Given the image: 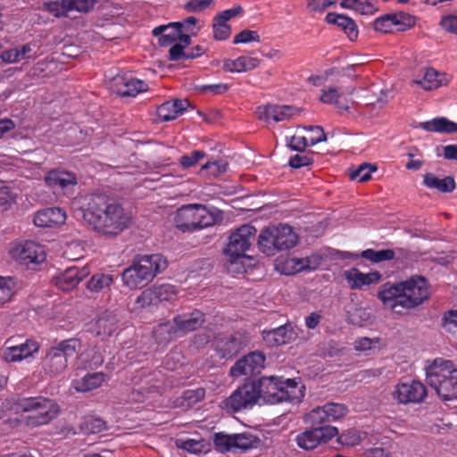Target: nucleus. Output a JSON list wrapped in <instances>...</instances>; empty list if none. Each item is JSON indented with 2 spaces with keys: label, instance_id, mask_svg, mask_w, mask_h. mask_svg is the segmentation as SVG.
<instances>
[{
  "label": "nucleus",
  "instance_id": "obj_47",
  "mask_svg": "<svg viewBox=\"0 0 457 457\" xmlns=\"http://www.w3.org/2000/svg\"><path fill=\"white\" fill-rule=\"evenodd\" d=\"M340 97V94L336 87H328V89H323L322 94L320 96V101L324 104H335L337 108L342 110H348V106L345 104H341L338 101Z\"/></svg>",
  "mask_w": 457,
  "mask_h": 457
},
{
  "label": "nucleus",
  "instance_id": "obj_42",
  "mask_svg": "<svg viewBox=\"0 0 457 457\" xmlns=\"http://www.w3.org/2000/svg\"><path fill=\"white\" fill-rule=\"evenodd\" d=\"M204 396L205 390L202 387L187 390L181 396L180 404L183 406L190 407L202 401Z\"/></svg>",
  "mask_w": 457,
  "mask_h": 457
},
{
  "label": "nucleus",
  "instance_id": "obj_59",
  "mask_svg": "<svg viewBox=\"0 0 457 457\" xmlns=\"http://www.w3.org/2000/svg\"><path fill=\"white\" fill-rule=\"evenodd\" d=\"M214 0H190L185 4L187 12H200L206 10Z\"/></svg>",
  "mask_w": 457,
  "mask_h": 457
},
{
  "label": "nucleus",
  "instance_id": "obj_48",
  "mask_svg": "<svg viewBox=\"0 0 457 457\" xmlns=\"http://www.w3.org/2000/svg\"><path fill=\"white\" fill-rule=\"evenodd\" d=\"M395 26H398V29L404 31L407 29L413 27L416 23L414 16L405 12L392 13Z\"/></svg>",
  "mask_w": 457,
  "mask_h": 457
},
{
  "label": "nucleus",
  "instance_id": "obj_38",
  "mask_svg": "<svg viewBox=\"0 0 457 457\" xmlns=\"http://www.w3.org/2000/svg\"><path fill=\"white\" fill-rule=\"evenodd\" d=\"M304 422L309 425H320L328 422L325 405L313 408L304 415Z\"/></svg>",
  "mask_w": 457,
  "mask_h": 457
},
{
  "label": "nucleus",
  "instance_id": "obj_44",
  "mask_svg": "<svg viewBox=\"0 0 457 457\" xmlns=\"http://www.w3.org/2000/svg\"><path fill=\"white\" fill-rule=\"evenodd\" d=\"M214 445L217 450L221 453H234V435L217 433L214 437Z\"/></svg>",
  "mask_w": 457,
  "mask_h": 457
},
{
  "label": "nucleus",
  "instance_id": "obj_17",
  "mask_svg": "<svg viewBox=\"0 0 457 457\" xmlns=\"http://www.w3.org/2000/svg\"><path fill=\"white\" fill-rule=\"evenodd\" d=\"M38 350V343L28 339L18 345L4 346L2 349V357L7 362H19L32 357Z\"/></svg>",
  "mask_w": 457,
  "mask_h": 457
},
{
  "label": "nucleus",
  "instance_id": "obj_55",
  "mask_svg": "<svg viewBox=\"0 0 457 457\" xmlns=\"http://www.w3.org/2000/svg\"><path fill=\"white\" fill-rule=\"evenodd\" d=\"M374 29L377 31L387 33L390 32L395 26L392 13L386 14L379 18H377L373 23Z\"/></svg>",
  "mask_w": 457,
  "mask_h": 457
},
{
  "label": "nucleus",
  "instance_id": "obj_10",
  "mask_svg": "<svg viewBox=\"0 0 457 457\" xmlns=\"http://www.w3.org/2000/svg\"><path fill=\"white\" fill-rule=\"evenodd\" d=\"M13 260L29 269H36L46 260L45 246L34 240H26L17 244L10 250Z\"/></svg>",
  "mask_w": 457,
  "mask_h": 457
},
{
  "label": "nucleus",
  "instance_id": "obj_5",
  "mask_svg": "<svg viewBox=\"0 0 457 457\" xmlns=\"http://www.w3.org/2000/svg\"><path fill=\"white\" fill-rule=\"evenodd\" d=\"M298 236L294 228L287 224L270 226L260 233L257 240L259 250L268 256H274L296 245Z\"/></svg>",
  "mask_w": 457,
  "mask_h": 457
},
{
  "label": "nucleus",
  "instance_id": "obj_52",
  "mask_svg": "<svg viewBox=\"0 0 457 457\" xmlns=\"http://www.w3.org/2000/svg\"><path fill=\"white\" fill-rule=\"evenodd\" d=\"M303 129L311 132L307 137L310 145H315L327 140L326 134L320 126H304Z\"/></svg>",
  "mask_w": 457,
  "mask_h": 457
},
{
  "label": "nucleus",
  "instance_id": "obj_40",
  "mask_svg": "<svg viewBox=\"0 0 457 457\" xmlns=\"http://www.w3.org/2000/svg\"><path fill=\"white\" fill-rule=\"evenodd\" d=\"M217 349L222 358H229L239 350V343L234 338H225L219 342Z\"/></svg>",
  "mask_w": 457,
  "mask_h": 457
},
{
  "label": "nucleus",
  "instance_id": "obj_25",
  "mask_svg": "<svg viewBox=\"0 0 457 457\" xmlns=\"http://www.w3.org/2000/svg\"><path fill=\"white\" fill-rule=\"evenodd\" d=\"M295 336V333L291 324H286L275 329L263 332V339L270 345L287 344Z\"/></svg>",
  "mask_w": 457,
  "mask_h": 457
},
{
  "label": "nucleus",
  "instance_id": "obj_7",
  "mask_svg": "<svg viewBox=\"0 0 457 457\" xmlns=\"http://www.w3.org/2000/svg\"><path fill=\"white\" fill-rule=\"evenodd\" d=\"M430 287H385L378 293L383 304L396 313L420 304L431 295Z\"/></svg>",
  "mask_w": 457,
  "mask_h": 457
},
{
  "label": "nucleus",
  "instance_id": "obj_26",
  "mask_svg": "<svg viewBox=\"0 0 457 457\" xmlns=\"http://www.w3.org/2000/svg\"><path fill=\"white\" fill-rule=\"evenodd\" d=\"M345 277L352 286H370L378 283L382 276L378 271L363 273L357 268H351L345 271Z\"/></svg>",
  "mask_w": 457,
  "mask_h": 457
},
{
  "label": "nucleus",
  "instance_id": "obj_64",
  "mask_svg": "<svg viewBox=\"0 0 457 457\" xmlns=\"http://www.w3.org/2000/svg\"><path fill=\"white\" fill-rule=\"evenodd\" d=\"M180 30L176 26H170V29L159 37V44L162 46H167L178 40Z\"/></svg>",
  "mask_w": 457,
  "mask_h": 457
},
{
  "label": "nucleus",
  "instance_id": "obj_18",
  "mask_svg": "<svg viewBox=\"0 0 457 457\" xmlns=\"http://www.w3.org/2000/svg\"><path fill=\"white\" fill-rule=\"evenodd\" d=\"M176 294L174 287H148L137 297L135 309L145 308L162 301H170Z\"/></svg>",
  "mask_w": 457,
  "mask_h": 457
},
{
  "label": "nucleus",
  "instance_id": "obj_51",
  "mask_svg": "<svg viewBox=\"0 0 457 457\" xmlns=\"http://www.w3.org/2000/svg\"><path fill=\"white\" fill-rule=\"evenodd\" d=\"M65 2L66 0L51 1L45 3L44 6L46 11L53 13L55 17H66L69 10Z\"/></svg>",
  "mask_w": 457,
  "mask_h": 457
},
{
  "label": "nucleus",
  "instance_id": "obj_3",
  "mask_svg": "<svg viewBox=\"0 0 457 457\" xmlns=\"http://www.w3.org/2000/svg\"><path fill=\"white\" fill-rule=\"evenodd\" d=\"M221 219L205 205L191 204L179 208L174 216L175 227L183 233H192L215 225Z\"/></svg>",
  "mask_w": 457,
  "mask_h": 457
},
{
  "label": "nucleus",
  "instance_id": "obj_46",
  "mask_svg": "<svg viewBox=\"0 0 457 457\" xmlns=\"http://www.w3.org/2000/svg\"><path fill=\"white\" fill-rule=\"evenodd\" d=\"M206 156V153L203 150H194L189 154L182 155L179 163L183 169H188L195 166L198 162Z\"/></svg>",
  "mask_w": 457,
  "mask_h": 457
},
{
  "label": "nucleus",
  "instance_id": "obj_9",
  "mask_svg": "<svg viewBox=\"0 0 457 457\" xmlns=\"http://www.w3.org/2000/svg\"><path fill=\"white\" fill-rule=\"evenodd\" d=\"M79 343L75 338L63 340L52 347L46 353L43 365L46 372L58 375L63 372L68 365V357L73 355Z\"/></svg>",
  "mask_w": 457,
  "mask_h": 457
},
{
  "label": "nucleus",
  "instance_id": "obj_8",
  "mask_svg": "<svg viewBox=\"0 0 457 457\" xmlns=\"http://www.w3.org/2000/svg\"><path fill=\"white\" fill-rule=\"evenodd\" d=\"M256 231L253 226L245 224L239 227L230 235L228 243L224 249V253L231 264L249 258L246 251L250 249Z\"/></svg>",
  "mask_w": 457,
  "mask_h": 457
},
{
  "label": "nucleus",
  "instance_id": "obj_4",
  "mask_svg": "<svg viewBox=\"0 0 457 457\" xmlns=\"http://www.w3.org/2000/svg\"><path fill=\"white\" fill-rule=\"evenodd\" d=\"M167 268V261L161 254L138 255L132 264L122 272L124 286L147 284Z\"/></svg>",
  "mask_w": 457,
  "mask_h": 457
},
{
  "label": "nucleus",
  "instance_id": "obj_16",
  "mask_svg": "<svg viewBox=\"0 0 457 457\" xmlns=\"http://www.w3.org/2000/svg\"><path fill=\"white\" fill-rule=\"evenodd\" d=\"M113 90L120 96L135 97L148 89V85L142 79L131 75H118L113 79Z\"/></svg>",
  "mask_w": 457,
  "mask_h": 457
},
{
  "label": "nucleus",
  "instance_id": "obj_50",
  "mask_svg": "<svg viewBox=\"0 0 457 457\" xmlns=\"http://www.w3.org/2000/svg\"><path fill=\"white\" fill-rule=\"evenodd\" d=\"M348 319L355 326H366L370 320V313L364 308H357L349 312Z\"/></svg>",
  "mask_w": 457,
  "mask_h": 457
},
{
  "label": "nucleus",
  "instance_id": "obj_58",
  "mask_svg": "<svg viewBox=\"0 0 457 457\" xmlns=\"http://www.w3.org/2000/svg\"><path fill=\"white\" fill-rule=\"evenodd\" d=\"M287 146L296 152H303L310 145L308 139L304 136L294 135L287 141Z\"/></svg>",
  "mask_w": 457,
  "mask_h": 457
},
{
  "label": "nucleus",
  "instance_id": "obj_12",
  "mask_svg": "<svg viewBox=\"0 0 457 457\" xmlns=\"http://www.w3.org/2000/svg\"><path fill=\"white\" fill-rule=\"evenodd\" d=\"M391 395L400 404L420 403L427 396V388L424 384L416 380L400 382L395 386Z\"/></svg>",
  "mask_w": 457,
  "mask_h": 457
},
{
  "label": "nucleus",
  "instance_id": "obj_22",
  "mask_svg": "<svg viewBox=\"0 0 457 457\" xmlns=\"http://www.w3.org/2000/svg\"><path fill=\"white\" fill-rule=\"evenodd\" d=\"M449 81L448 74L439 72L433 68H427L422 78L411 80V86H420L424 90L431 91L446 86Z\"/></svg>",
  "mask_w": 457,
  "mask_h": 457
},
{
  "label": "nucleus",
  "instance_id": "obj_27",
  "mask_svg": "<svg viewBox=\"0 0 457 457\" xmlns=\"http://www.w3.org/2000/svg\"><path fill=\"white\" fill-rule=\"evenodd\" d=\"M326 21L341 28L351 40L357 38V26L353 19L343 14L328 12L326 16Z\"/></svg>",
  "mask_w": 457,
  "mask_h": 457
},
{
  "label": "nucleus",
  "instance_id": "obj_28",
  "mask_svg": "<svg viewBox=\"0 0 457 457\" xmlns=\"http://www.w3.org/2000/svg\"><path fill=\"white\" fill-rule=\"evenodd\" d=\"M437 395L444 400H453L457 399V373L453 374L447 380L438 382L436 378L434 384L430 385Z\"/></svg>",
  "mask_w": 457,
  "mask_h": 457
},
{
  "label": "nucleus",
  "instance_id": "obj_37",
  "mask_svg": "<svg viewBox=\"0 0 457 457\" xmlns=\"http://www.w3.org/2000/svg\"><path fill=\"white\" fill-rule=\"evenodd\" d=\"M299 447L305 450H312L320 445L317 428L306 430L296 436Z\"/></svg>",
  "mask_w": 457,
  "mask_h": 457
},
{
  "label": "nucleus",
  "instance_id": "obj_6",
  "mask_svg": "<svg viewBox=\"0 0 457 457\" xmlns=\"http://www.w3.org/2000/svg\"><path fill=\"white\" fill-rule=\"evenodd\" d=\"M14 409L16 412L27 413V424L31 427L46 425L60 412L54 400L42 396L21 399L15 403Z\"/></svg>",
  "mask_w": 457,
  "mask_h": 457
},
{
  "label": "nucleus",
  "instance_id": "obj_49",
  "mask_svg": "<svg viewBox=\"0 0 457 457\" xmlns=\"http://www.w3.org/2000/svg\"><path fill=\"white\" fill-rule=\"evenodd\" d=\"M97 0H66L69 12H88L94 8Z\"/></svg>",
  "mask_w": 457,
  "mask_h": 457
},
{
  "label": "nucleus",
  "instance_id": "obj_24",
  "mask_svg": "<svg viewBox=\"0 0 457 457\" xmlns=\"http://www.w3.org/2000/svg\"><path fill=\"white\" fill-rule=\"evenodd\" d=\"M188 105L187 99L167 101L157 108V115L162 121L172 120L183 114Z\"/></svg>",
  "mask_w": 457,
  "mask_h": 457
},
{
  "label": "nucleus",
  "instance_id": "obj_45",
  "mask_svg": "<svg viewBox=\"0 0 457 457\" xmlns=\"http://www.w3.org/2000/svg\"><path fill=\"white\" fill-rule=\"evenodd\" d=\"M212 32L213 38L218 41L226 40L229 37L231 34V28L226 22L216 20V17H213L212 20Z\"/></svg>",
  "mask_w": 457,
  "mask_h": 457
},
{
  "label": "nucleus",
  "instance_id": "obj_31",
  "mask_svg": "<svg viewBox=\"0 0 457 457\" xmlns=\"http://www.w3.org/2000/svg\"><path fill=\"white\" fill-rule=\"evenodd\" d=\"M423 184L428 188L437 189L442 193H451L456 187V184L453 177L447 176L444 179H438L430 172H428L423 176Z\"/></svg>",
  "mask_w": 457,
  "mask_h": 457
},
{
  "label": "nucleus",
  "instance_id": "obj_13",
  "mask_svg": "<svg viewBox=\"0 0 457 457\" xmlns=\"http://www.w3.org/2000/svg\"><path fill=\"white\" fill-rule=\"evenodd\" d=\"M46 185L55 193L64 195L73 192L78 185V179L75 173L62 169H53L45 176Z\"/></svg>",
  "mask_w": 457,
  "mask_h": 457
},
{
  "label": "nucleus",
  "instance_id": "obj_61",
  "mask_svg": "<svg viewBox=\"0 0 457 457\" xmlns=\"http://www.w3.org/2000/svg\"><path fill=\"white\" fill-rule=\"evenodd\" d=\"M379 343L378 338L359 337L353 343L356 351L366 352L371 350Z\"/></svg>",
  "mask_w": 457,
  "mask_h": 457
},
{
  "label": "nucleus",
  "instance_id": "obj_36",
  "mask_svg": "<svg viewBox=\"0 0 457 457\" xmlns=\"http://www.w3.org/2000/svg\"><path fill=\"white\" fill-rule=\"evenodd\" d=\"M360 256L373 263H378L385 261H392L395 257V253L392 249H383L376 251L369 248L362 251Z\"/></svg>",
  "mask_w": 457,
  "mask_h": 457
},
{
  "label": "nucleus",
  "instance_id": "obj_19",
  "mask_svg": "<svg viewBox=\"0 0 457 457\" xmlns=\"http://www.w3.org/2000/svg\"><path fill=\"white\" fill-rule=\"evenodd\" d=\"M255 113L261 120L279 122L292 117L295 109L290 105L266 104L258 106Z\"/></svg>",
  "mask_w": 457,
  "mask_h": 457
},
{
  "label": "nucleus",
  "instance_id": "obj_63",
  "mask_svg": "<svg viewBox=\"0 0 457 457\" xmlns=\"http://www.w3.org/2000/svg\"><path fill=\"white\" fill-rule=\"evenodd\" d=\"M304 258L292 257L286 261L285 265L287 269V274H295L305 270Z\"/></svg>",
  "mask_w": 457,
  "mask_h": 457
},
{
  "label": "nucleus",
  "instance_id": "obj_20",
  "mask_svg": "<svg viewBox=\"0 0 457 457\" xmlns=\"http://www.w3.org/2000/svg\"><path fill=\"white\" fill-rule=\"evenodd\" d=\"M179 336L196 330L205 321L204 314L195 310L191 312L177 315L173 319Z\"/></svg>",
  "mask_w": 457,
  "mask_h": 457
},
{
  "label": "nucleus",
  "instance_id": "obj_14",
  "mask_svg": "<svg viewBox=\"0 0 457 457\" xmlns=\"http://www.w3.org/2000/svg\"><path fill=\"white\" fill-rule=\"evenodd\" d=\"M266 357L261 352H252L238 360L230 369L233 378L260 373L265 366Z\"/></svg>",
  "mask_w": 457,
  "mask_h": 457
},
{
  "label": "nucleus",
  "instance_id": "obj_39",
  "mask_svg": "<svg viewBox=\"0 0 457 457\" xmlns=\"http://www.w3.org/2000/svg\"><path fill=\"white\" fill-rule=\"evenodd\" d=\"M377 170L376 165L364 162L350 173V179L353 180L358 179L359 182H366L371 179V173Z\"/></svg>",
  "mask_w": 457,
  "mask_h": 457
},
{
  "label": "nucleus",
  "instance_id": "obj_34",
  "mask_svg": "<svg viewBox=\"0 0 457 457\" xmlns=\"http://www.w3.org/2000/svg\"><path fill=\"white\" fill-rule=\"evenodd\" d=\"M154 337L160 343H164L179 337L174 320L160 323L154 330Z\"/></svg>",
  "mask_w": 457,
  "mask_h": 457
},
{
  "label": "nucleus",
  "instance_id": "obj_53",
  "mask_svg": "<svg viewBox=\"0 0 457 457\" xmlns=\"http://www.w3.org/2000/svg\"><path fill=\"white\" fill-rule=\"evenodd\" d=\"M237 67L239 68V73L247 72L254 70L260 65L261 61L257 57L241 55L237 57Z\"/></svg>",
  "mask_w": 457,
  "mask_h": 457
},
{
  "label": "nucleus",
  "instance_id": "obj_11",
  "mask_svg": "<svg viewBox=\"0 0 457 457\" xmlns=\"http://www.w3.org/2000/svg\"><path fill=\"white\" fill-rule=\"evenodd\" d=\"M255 383L249 381L235 390L221 403V408L228 412H237L253 407L258 403Z\"/></svg>",
  "mask_w": 457,
  "mask_h": 457
},
{
  "label": "nucleus",
  "instance_id": "obj_54",
  "mask_svg": "<svg viewBox=\"0 0 457 457\" xmlns=\"http://www.w3.org/2000/svg\"><path fill=\"white\" fill-rule=\"evenodd\" d=\"M81 359L89 367L99 366L103 363L104 358L101 353L96 348H92L81 354Z\"/></svg>",
  "mask_w": 457,
  "mask_h": 457
},
{
  "label": "nucleus",
  "instance_id": "obj_62",
  "mask_svg": "<svg viewBox=\"0 0 457 457\" xmlns=\"http://www.w3.org/2000/svg\"><path fill=\"white\" fill-rule=\"evenodd\" d=\"M317 433L320 437V445L326 444L338 434V429L334 426H324L317 428Z\"/></svg>",
  "mask_w": 457,
  "mask_h": 457
},
{
  "label": "nucleus",
  "instance_id": "obj_57",
  "mask_svg": "<svg viewBox=\"0 0 457 457\" xmlns=\"http://www.w3.org/2000/svg\"><path fill=\"white\" fill-rule=\"evenodd\" d=\"M15 202V195L9 187H0V208L2 210L9 209Z\"/></svg>",
  "mask_w": 457,
  "mask_h": 457
},
{
  "label": "nucleus",
  "instance_id": "obj_35",
  "mask_svg": "<svg viewBox=\"0 0 457 457\" xmlns=\"http://www.w3.org/2000/svg\"><path fill=\"white\" fill-rule=\"evenodd\" d=\"M177 444L180 448L195 454L206 453L211 448V445L204 439H180Z\"/></svg>",
  "mask_w": 457,
  "mask_h": 457
},
{
  "label": "nucleus",
  "instance_id": "obj_32",
  "mask_svg": "<svg viewBox=\"0 0 457 457\" xmlns=\"http://www.w3.org/2000/svg\"><path fill=\"white\" fill-rule=\"evenodd\" d=\"M96 334L111 336L117 328V319L111 312H104L96 322Z\"/></svg>",
  "mask_w": 457,
  "mask_h": 457
},
{
  "label": "nucleus",
  "instance_id": "obj_15",
  "mask_svg": "<svg viewBox=\"0 0 457 457\" xmlns=\"http://www.w3.org/2000/svg\"><path fill=\"white\" fill-rule=\"evenodd\" d=\"M425 369L427 382L429 386L434 384L436 378L438 379V382H442L447 380L453 374L457 373V365L452 361L444 358L428 361Z\"/></svg>",
  "mask_w": 457,
  "mask_h": 457
},
{
  "label": "nucleus",
  "instance_id": "obj_1",
  "mask_svg": "<svg viewBox=\"0 0 457 457\" xmlns=\"http://www.w3.org/2000/svg\"><path fill=\"white\" fill-rule=\"evenodd\" d=\"M81 210L85 222L103 236L116 237L130 223L123 206L104 194L91 195Z\"/></svg>",
  "mask_w": 457,
  "mask_h": 457
},
{
  "label": "nucleus",
  "instance_id": "obj_43",
  "mask_svg": "<svg viewBox=\"0 0 457 457\" xmlns=\"http://www.w3.org/2000/svg\"><path fill=\"white\" fill-rule=\"evenodd\" d=\"M325 409L328 422L336 421L345 417L348 411L345 404L337 403H328L325 404Z\"/></svg>",
  "mask_w": 457,
  "mask_h": 457
},
{
  "label": "nucleus",
  "instance_id": "obj_21",
  "mask_svg": "<svg viewBox=\"0 0 457 457\" xmlns=\"http://www.w3.org/2000/svg\"><path fill=\"white\" fill-rule=\"evenodd\" d=\"M66 220V212L59 207L42 209L36 212L33 222L39 228L62 225Z\"/></svg>",
  "mask_w": 457,
  "mask_h": 457
},
{
  "label": "nucleus",
  "instance_id": "obj_56",
  "mask_svg": "<svg viewBox=\"0 0 457 457\" xmlns=\"http://www.w3.org/2000/svg\"><path fill=\"white\" fill-rule=\"evenodd\" d=\"M250 42H260V35L257 31L244 29L234 37L233 44H245Z\"/></svg>",
  "mask_w": 457,
  "mask_h": 457
},
{
  "label": "nucleus",
  "instance_id": "obj_29",
  "mask_svg": "<svg viewBox=\"0 0 457 457\" xmlns=\"http://www.w3.org/2000/svg\"><path fill=\"white\" fill-rule=\"evenodd\" d=\"M89 274L87 268L69 267L58 278L57 286H78Z\"/></svg>",
  "mask_w": 457,
  "mask_h": 457
},
{
  "label": "nucleus",
  "instance_id": "obj_41",
  "mask_svg": "<svg viewBox=\"0 0 457 457\" xmlns=\"http://www.w3.org/2000/svg\"><path fill=\"white\" fill-rule=\"evenodd\" d=\"M80 428L86 433L96 434L104 431L106 428V425L102 419L91 416L84 419Z\"/></svg>",
  "mask_w": 457,
  "mask_h": 457
},
{
  "label": "nucleus",
  "instance_id": "obj_60",
  "mask_svg": "<svg viewBox=\"0 0 457 457\" xmlns=\"http://www.w3.org/2000/svg\"><path fill=\"white\" fill-rule=\"evenodd\" d=\"M229 87L225 83L201 85L198 87L200 92L212 95H222L228 90Z\"/></svg>",
  "mask_w": 457,
  "mask_h": 457
},
{
  "label": "nucleus",
  "instance_id": "obj_23",
  "mask_svg": "<svg viewBox=\"0 0 457 457\" xmlns=\"http://www.w3.org/2000/svg\"><path fill=\"white\" fill-rule=\"evenodd\" d=\"M107 382V376L104 372L87 373L81 378L74 379L72 387L77 392L87 393L101 387Z\"/></svg>",
  "mask_w": 457,
  "mask_h": 457
},
{
  "label": "nucleus",
  "instance_id": "obj_33",
  "mask_svg": "<svg viewBox=\"0 0 457 457\" xmlns=\"http://www.w3.org/2000/svg\"><path fill=\"white\" fill-rule=\"evenodd\" d=\"M259 445L260 439L251 434L243 433L234 435V453L257 448Z\"/></svg>",
  "mask_w": 457,
  "mask_h": 457
},
{
  "label": "nucleus",
  "instance_id": "obj_30",
  "mask_svg": "<svg viewBox=\"0 0 457 457\" xmlns=\"http://www.w3.org/2000/svg\"><path fill=\"white\" fill-rule=\"evenodd\" d=\"M420 128L429 132L457 133V123L445 117L435 118L431 120L421 122Z\"/></svg>",
  "mask_w": 457,
  "mask_h": 457
},
{
  "label": "nucleus",
  "instance_id": "obj_2",
  "mask_svg": "<svg viewBox=\"0 0 457 457\" xmlns=\"http://www.w3.org/2000/svg\"><path fill=\"white\" fill-rule=\"evenodd\" d=\"M255 383L258 401L276 404L282 402H300L304 396L303 386L295 379L276 376L262 377Z\"/></svg>",
  "mask_w": 457,
  "mask_h": 457
}]
</instances>
